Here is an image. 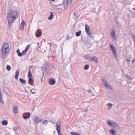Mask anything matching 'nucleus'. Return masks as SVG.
<instances>
[{"mask_svg":"<svg viewBox=\"0 0 135 135\" xmlns=\"http://www.w3.org/2000/svg\"><path fill=\"white\" fill-rule=\"evenodd\" d=\"M7 18L8 23H12L17 19L18 11L15 9H11L7 13Z\"/></svg>","mask_w":135,"mask_h":135,"instance_id":"1","label":"nucleus"},{"mask_svg":"<svg viewBox=\"0 0 135 135\" xmlns=\"http://www.w3.org/2000/svg\"><path fill=\"white\" fill-rule=\"evenodd\" d=\"M9 45L8 43L4 44L2 46L1 50L2 55L3 57L6 58L8 56L10 52Z\"/></svg>","mask_w":135,"mask_h":135,"instance_id":"2","label":"nucleus"},{"mask_svg":"<svg viewBox=\"0 0 135 135\" xmlns=\"http://www.w3.org/2000/svg\"><path fill=\"white\" fill-rule=\"evenodd\" d=\"M102 81L104 85L106 87L111 90L112 89V86L108 84L107 81L105 79H103Z\"/></svg>","mask_w":135,"mask_h":135,"instance_id":"3","label":"nucleus"},{"mask_svg":"<svg viewBox=\"0 0 135 135\" xmlns=\"http://www.w3.org/2000/svg\"><path fill=\"white\" fill-rule=\"evenodd\" d=\"M85 31L87 34L89 36H91V33L90 32V28L88 25L87 24L85 25Z\"/></svg>","mask_w":135,"mask_h":135,"instance_id":"4","label":"nucleus"},{"mask_svg":"<svg viewBox=\"0 0 135 135\" xmlns=\"http://www.w3.org/2000/svg\"><path fill=\"white\" fill-rule=\"evenodd\" d=\"M13 110L15 114H17L18 112V109L17 106L14 105L13 106Z\"/></svg>","mask_w":135,"mask_h":135,"instance_id":"5","label":"nucleus"},{"mask_svg":"<svg viewBox=\"0 0 135 135\" xmlns=\"http://www.w3.org/2000/svg\"><path fill=\"white\" fill-rule=\"evenodd\" d=\"M49 83L50 85H53L55 83L56 81L54 79L51 78Z\"/></svg>","mask_w":135,"mask_h":135,"instance_id":"6","label":"nucleus"},{"mask_svg":"<svg viewBox=\"0 0 135 135\" xmlns=\"http://www.w3.org/2000/svg\"><path fill=\"white\" fill-rule=\"evenodd\" d=\"M113 39H114L116 37V35L115 33V30L114 28L112 29V31L111 33Z\"/></svg>","mask_w":135,"mask_h":135,"instance_id":"7","label":"nucleus"},{"mask_svg":"<svg viewBox=\"0 0 135 135\" xmlns=\"http://www.w3.org/2000/svg\"><path fill=\"white\" fill-rule=\"evenodd\" d=\"M110 47L114 53V54L115 56H116V52L115 50V49L113 45H110Z\"/></svg>","mask_w":135,"mask_h":135,"instance_id":"8","label":"nucleus"},{"mask_svg":"<svg viewBox=\"0 0 135 135\" xmlns=\"http://www.w3.org/2000/svg\"><path fill=\"white\" fill-rule=\"evenodd\" d=\"M17 52L18 56L20 57H21L23 55H25V53H23V51L22 52V53H21V52H20V50L19 49H18L17 50Z\"/></svg>","mask_w":135,"mask_h":135,"instance_id":"9","label":"nucleus"},{"mask_svg":"<svg viewBox=\"0 0 135 135\" xmlns=\"http://www.w3.org/2000/svg\"><path fill=\"white\" fill-rule=\"evenodd\" d=\"M57 126V128H56V130L58 132V134H61V133H60V125H59L57 124H56Z\"/></svg>","mask_w":135,"mask_h":135,"instance_id":"10","label":"nucleus"},{"mask_svg":"<svg viewBox=\"0 0 135 135\" xmlns=\"http://www.w3.org/2000/svg\"><path fill=\"white\" fill-rule=\"evenodd\" d=\"M25 22L24 21H22L21 25L20 26V28L22 30H23L24 29V27L25 26Z\"/></svg>","mask_w":135,"mask_h":135,"instance_id":"11","label":"nucleus"},{"mask_svg":"<svg viewBox=\"0 0 135 135\" xmlns=\"http://www.w3.org/2000/svg\"><path fill=\"white\" fill-rule=\"evenodd\" d=\"M30 46V45H28L26 47L25 49V50L23 51V52L24 53H25L26 54L27 51L29 50V48Z\"/></svg>","mask_w":135,"mask_h":135,"instance_id":"12","label":"nucleus"},{"mask_svg":"<svg viewBox=\"0 0 135 135\" xmlns=\"http://www.w3.org/2000/svg\"><path fill=\"white\" fill-rule=\"evenodd\" d=\"M111 126H113V127L114 128H115L116 127H117L118 128H119L118 125L117 124L114 122H112Z\"/></svg>","mask_w":135,"mask_h":135,"instance_id":"13","label":"nucleus"},{"mask_svg":"<svg viewBox=\"0 0 135 135\" xmlns=\"http://www.w3.org/2000/svg\"><path fill=\"white\" fill-rule=\"evenodd\" d=\"M2 124L3 125H6L7 124L8 122L6 120H4L2 121Z\"/></svg>","mask_w":135,"mask_h":135,"instance_id":"14","label":"nucleus"},{"mask_svg":"<svg viewBox=\"0 0 135 135\" xmlns=\"http://www.w3.org/2000/svg\"><path fill=\"white\" fill-rule=\"evenodd\" d=\"M85 58L89 59L90 61H93V57L90 56H85Z\"/></svg>","mask_w":135,"mask_h":135,"instance_id":"15","label":"nucleus"},{"mask_svg":"<svg viewBox=\"0 0 135 135\" xmlns=\"http://www.w3.org/2000/svg\"><path fill=\"white\" fill-rule=\"evenodd\" d=\"M73 0H67L66 4L68 6L69 4L73 2Z\"/></svg>","mask_w":135,"mask_h":135,"instance_id":"16","label":"nucleus"},{"mask_svg":"<svg viewBox=\"0 0 135 135\" xmlns=\"http://www.w3.org/2000/svg\"><path fill=\"white\" fill-rule=\"evenodd\" d=\"M42 35V33L40 32L38 33H36V36L37 37H39L41 36Z\"/></svg>","mask_w":135,"mask_h":135,"instance_id":"17","label":"nucleus"},{"mask_svg":"<svg viewBox=\"0 0 135 135\" xmlns=\"http://www.w3.org/2000/svg\"><path fill=\"white\" fill-rule=\"evenodd\" d=\"M50 15L48 17V19L49 20H51L53 18L54 16L52 12H50Z\"/></svg>","mask_w":135,"mask_h":135,"instance_id":"18","label":"nucleus"},{"mask_svg":"<svg viewBox=\"0 0 135 135\" xmlns=\"http://www.w3.org/2000/svg\"><path fill=\"white\" fill-rule=\"evenodd\" d=\"M19 80L22 84H25L26 83V80L22 78H20Z\"/></svg>","mask_w":135,"mask_h":135,"instance_id":"19","label":"nucleus"},{"mask_svg":"<svg viewBox=\"0 0 135 135\" xmlns=\"http://www.w3.org/2000/svg\"><path fill=\"white\" fill-rule=\"evenodd\" d=\"M19 73V71H17L16 72V74L15 76V78L17 80L18 79Z\"/></svg>","mask_w":135,"mask_h":135,"instance_id":"20","label":"nucleus"},{"mask_svg":"<svg viewBox=\"0 0 135 135\" xmlns=\"http://www.w3.org/2000/svg\"><path fill=\"white\" fill-rule=\"evenodd\" d=\"M28 76L29 78H32V74L30 71H29L28 72Z\"/></svg>","mask_w":135,"mask_h":135,"instance_id":"21","label":"nucleus"},{"mask_svg":"<svg viewBox=\"0 0 135 135\" xmlns=\"http://www.w3.org/2000/svg\"><path fill=\"white\" fill-rule=\"evenodd\" d=\"M110 133L113 135H115V131L113 129H111L110 130Z\"/></svg>","mask_w":135,"mask_h":135,"instance_id":"22","label":"nucleus"},{"mask_svg":"<svg viewBox=\"0 0 135 135\" xmlns=\"http://www.w3.org/2000/svg\"><path fill=\"white\" fill-rule=\"evenodd\" d=\"M81 33V32L80 31H79L78 32H76V36L77 37L79 36L80 35Z\"/></svg>","mask_w":135,"mask_h":135,"instance_id":"23","label":"nucleus"},{"mask_svg":"<svg viewBox=\"0 0 135 135\" xmlns=\"http://www.w3.org/2000/svg\"><path fill=\"white\" fill-rule=\"evenodd\" d=\"M93 60H94L96 62H98V58L97 57H96V56H93Z\"/></svg>","mask_w":135,"mask_h":135,"instance_id":"24","label":"nucleus"},{"mask_svg":"<svg viewBox=\"0 0 135 135\" xmlns=\"http://www.w3.org/2000/svg\"><path fill=\"white\" fill-rule=\"evenodd\" d=\"M71 135H81V134L78 133L73 132H71Z\"/></svg>","mask_w":135,"mask_h":135,"instance_id":"25","label":"nucleus"},{"mask_svg":"<svg viewBox=\"0 0 135 135\" xmlns=\"http://www.w3.org/2000/svg\"><path fill=\"white\" fill-rule=\"evenodd\" d=\"M33 81V80L32 78H29V79L28 80V82L30 84Z\"/></svg>","mask_w":135,"mask_h":135,"instance_id":"26","label":"nucleus"},{"mask_svg":"<svg viewBox=\"0 0 135 135\" xmlns=\"http://www.w3.org/2000/svg\"><path fill=\"white\" fill-rule=\"evenodd\" d=\"M34 120L36 123H37L38 120V118L37 116H35L34 117Z\"/></svg>","mask_w":135,"mask_h":135,"instance_id":"27","label":"nucleus"},{"mask_svg":"<svg viewBox=\"0 0 135 135\" xmlns=\"http://www.w3.org/2000/svg\"><path fill=\"white\" fill-rule=\"evenodd\" d=\"M107 123L109 126H111L112 123L111 121L108 120L107 121Z\"/></svg>","mask_w":135,"mask_h":135,"instance_id":"28","label":"nucleus"},{"mask_svg":"<svg viewBox=\"0 0 135 135\" xmlns=\"http://www.w3.org/2000/svg\"><path fill=\"white\" fill-rule=\"evenodd\" d=\"M89 67V65H85L84 67V69L85 70H87L88 69Z\"/></svg>","mask_w":135,"mask_h":135,"instance_id":"29","label":"nucleus"},{"mask_svg":"<svg viewBox=\"0 0 135 135\" xmlns=\"http://www.w3.org/2000/svg\"><path fill=\"white\" fill-rule=\"evenodd\" d=\"M11 69V67L9 65H7V69L8 71H9Z\"/></svg>","mask_w":135,"mask_h":135,"instance_id":"30","label":"nucleus"},{"mask_svg":"<svg viewBox=\"0 0 135 135\" xmlns=\"http://www.w3.org/2000/svg\"><path fill=\"white\" fill-rule=\"evenodd\" d=\"M31 92L33 94H35L36 92V91L34 90V89H33L31 90Z\"/></svg>","mask_w":135,"mask_h":135,"instance_id":"31","label":"nucleus"},{"mask_svg":"<svg viewBox=\"0 0 135 135\" xmlns=\"http://www.w3.org/2000/svg\"><path fill=\"white\" fill-rule=\"evenodd\" d=\"M47 120H45L44 121L43 124H47Z\"/></svg>","mask_w":135,"mask_h":135,"instance_id":"32","label":"nucleus"},{"mask_svg":"<svg viewBox=\"0 0 135 135\" xmlns=\"http://www.w3.org/2000/svg\"><path fill=\"white\" fill-rule=\"evenodd\" d=\"M107 105L108 107L110 106V107H112L113 106V104H112L108 103V104Z\"/></svg>","mask_w":135,"mask_h":135,"instance_id":"33","label":"nucleus"},{"mask_svg":"<svg viewBox=\"0 0 135 135\" xmlns=\"http://www.w3.org/2000/svg\"><path fill=\"white\" fill-rule=\"evenodd\" d=\"M23 118L25 119H26L27 118H28V117H27L25 116H24L23 117Z\"/></svg>","mask_w":135,"mask_h":135,"instance_id":"34","label":"nucleus"},{"mask_svg":"<svg viewBox=\"0 0 135 135\" xmlns=\"http://www.w3.org/2000/svg\"><path fill=\"white\" fill-rule=\"evenodd\" d=\"M27 114H28V118H29L30 117V113H28Z\"/></svg>","mask_w":135,"mask_h":135,"instance_id":"35","label":"nucleus"},{"mask_svg":"<svg viewBox=\"0 0 135 135\" xmlns=\"http://www.w3.org/2000/svg\"><path fill=\"white\" fill-rule=\"evenodd\" d=\"M17 129V128L16 127H14L13 128V129L15 131H16Z\"/></svg>","mask_w":135,"mask_h":135,"instance_id":"36","label":"nucleus"},{"mask_svg":"<svg viewBox=\"0 0 135 135\" xmlns=\"http://www.w3.org/2000/svg\"><path fill=\"white\" fill-rule=\"evenodd\" d=\"M135 61V59H134L132 61V62L133 63H134V62Z\"/></svg>","mask_w":135,"mask_h":135,"instance_id":"37","label":"nucleus"},{"mask_svg":"<svg viewBox=\"0 0 135 135\" xmlns=\"http://www.w3.org/2000/svg\"><path fill=\"white\" fill-rule=\"evenodd\" d=\"M127 60L128 61H130V60L129 59H127Z\"/></svg>","mask_w":135,"mask_h":135,"instance_id":"38","label":"nucleus"},{"mask_svg":"<svg viewBox=\"0 0 135 135\" xmlns=\"http://www.w3.org/2000/svg\"><path fill=\"white\" fill-rule=\"evenodd\" d=\"M53 2L55 0H51Z\"/></svg>","mask_w":135,"mask_h":135,"instance_id":"39","label":"nucleus"},{"mask_svg":"<svg viewBox=\"0 0 135 135\" xmlns=\"http://www.w3.org/2000/svg\"><path fill=\"white\" fill-rule=\"evenodd\" d=\"M59 135H62V134H59Z\"/></svg>","mask_w":135,"mask_h":135,"instance_id":"40","label":"nucleus"},{"mask_svg":"<svg viewBox=\"0 0 135 135\" xmlns=\"http://www.w3.org/2000/svg\"><path fill=\"white\" fill-rule=\"evenodd\" d=\"M41 122V121H40V122Z\"/></svg>","mask_w":135,"mask_h":135,"instance_id":"41","label":"nucleus"}]
</instances>
